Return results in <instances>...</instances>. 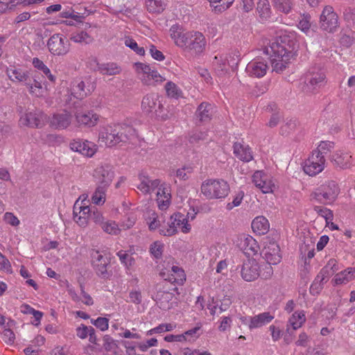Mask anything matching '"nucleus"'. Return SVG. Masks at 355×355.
I'll return each instance as SVG.
<instances>
[{"label":"nucleus","mask_w":355,"mask_h":355,"mask_svg":"<svg viewBox=\"0 0 355 355\" xmlns=\"http://www.w3.org/2000/svg\"><path fill=\"white\" fill-rule=\"evenodd\" d=\"M293 42L288 37H280L266 47L265 52L270 55L272 71L281 73L286 69L289 60L293 56Z\"/></svg>","instance_id":"1"},{"label":"nucleus","mask_w":355,"mask_h":355,"mask_svg":"<svg viewBox=\"0 0 355 355\" xmlns=\"http://www.w3.org/2000/svg\"><path fill=\"white\" fill-rule=\"evenodd\" d=\"M136 135V131L128 124H114L104 127L99 133V141L106 146L112 147L123 142H127Z\"/></svg>","instance_id":"2"},{"label":"nucleus","mask_w":355,"mask_h":355,"mask_svg":"<svg viewBox=\"0 0 355 355\" xmlns=\"http://www.w3.org/2000/svg\"><path fill=\"white\" fill-rule=\"evenodd\" d=\"M202 193L208 199L225 198L230 191L228 183L223 180H207L201 185Z\"/></svg>","instance_id":"3"},{"label":"nucleus","mask_w":355,"mask_h":355,"mask_svg":"<svg viewBox=\"0 0 355 355\" xmlns=\"http://www.w3.org/2000/svg\"><path fill=\"white\" fill-rule=\"evenodd\" d=\"M339 193V187L336 182L329 180L320 185L311 195L312 198L323 204H331L337 198Z\"/></svg>","instance_id":"4"},{"label":"nucleus","mask_w":355,"mask_h":355,"mask_svg":"<svg viewBox=\"0 0 355 355\" xmlns=\"http://www.w3.org/2000/svg\"><path fill=\"white\" fill-rule=\"evenodd\" d=\"M135 67L136 72L139 76V79L144 85L155 86L166 80L153 67L149 64L136 62L135 63Z\"/></svg>","instance_id":"5"},{"label":"nucleus","mask_w":355,"mask_h":355,"mask_svg":"<svg viewBox=\"0 0 355 355\" xmlns=\"http://www.w3.org/2000/svg\"><path fill=\"white\" fill-rule=\"evenodd\" d=\"M179 46L191 53L199 54L202 53L206 46L205 36L198 31L185 33L184 42H179Z\"/></svg>","instance_id":"6"},{"label":"nucleus","mask_w":355,"mask_h":355,"mask_svg":"<svg viewBox=\"0 0 355 355\" xmlns=\"http://www.w3.org/2000/svg\"><path fill=\"white\" fill-rule=\"evenodd\" d=\"M325 79L326 76L322 70L316 71L315 68L311 69L306 74L303 90L306 93H316L324 86Z\"/></svg>","instance_id":"7"},{"label":"nucleus","mask_w":355,"mask_h":355,"mask_svg":"<svg viewBox=\"0 0 355 355\" xmlns=\"http://www.w3.org/2000/svg\"><path fill=\"white\" fill-rule=\"evenodd\" d=\"M320 28L328 33H335L339 27L338 17L330 6L324 8L320 17Z\"/></svg>","instance_id":"8"},{"label":"nucleus","mask_w":355,"mask_h":355,"mask_svg":"<svg viewBox=\"0 0 355 355\" xmlns=\"http://www.w3.org/2000/svg\"><path fill=\"white\" fill-rule=\"evenodd\" d=\"M93 175L97 186L107 189L115 175L114 167L109 164H101L96 167Z\"/></svg>","instance_id":"9"},{"label":"nucleus","mask_w":355,"mask_h":355,"mask_svg":"<svg viewBox=\"0 0 355 355\" xmlns=\"http://www.w3.org/2000/svg\"><path fill=\"white\" fill-rule=\"evenodd\" d=\"M141 108L147 114L162 116L161 114L164 110L162 98L155 94H147L143 98Z\"/></svg>","instance_id":"10"},{"label":"nucleus","mask_w":355,"mask_h":355,"mask_svg":"<svg viewBox=\"0 0 355 355\" xmlns=\"http://www.w3.org/2000/svg\"><path fill=\"white\" fill-rule=\"evenodd\" d=\"M46 121V116L40 110L26 112L20 117L19 125L29 128H42Z\"/></svg>","instance_id":"11"},{"label":"nucleus","mask_w":355,"mask_h":355,"mask_svg":"<svg viewBox=\"0 0 355 355\" xmlns=\"http://www.w3.org/2000/svg\"><path fill=\"white\" fill-rule=\"evenodd\" d=\"M91 255L97 275L103 279H108L111 276V273L109 272L107 269V266L110 265L109 258L98 250H93Z\"/></svg>","instance_id":"12"},{"label":"nucleus","mask_w":355,"mask_h":355,"mask_svg":"<svg viewBox=\"0 0 355 355\" xmlns=\"http://www.w3.org/2000/svg\"><path fill=\"white\" fill-rule=\"evenodd\" d=\"M318 155V153L313 152L303 166L304 171L310 176L316 175L324 168L325 158Z\"/></svg>","instance_id":"13"},{"label":"nucleus","mask_w":355,"mask_h":355,"mask_svg":"<svg viewBox=\"0 0 355 355\" xmlns=\"http://www.w3.org/2000/svg\"><path fill=\"white\" fill-rule=\"evenodd\" d=\"M269 69L268 61L263 58L251 60L246 66L245 71L250 77H263Z\"/></svg>","instance_id":"14"},{"label":"nucleus","mask_w":355,"mask_h":355,"mask_svg":"<svg viewBox=\"0 0 355 355\" xmlns=\"http://www.w3.org/2000/svg\"><path fill=\"white\" fill-rule=\"evenodd\" d=\"M49 51L53 55H62L69 51V42L59 34L52 35L47 43Z\"/></svg>","instance_id":"15"},{"label":"nucleus","mask_w":355,"mask_h":355,"mask_svg":"<svg viewBox=\"0 0 355 355\" xmlns=\"http://www.w3.org/2000/svg\"><path fill=\"white\" fill-rule=\"evenodd\" d=\"M241 277L246 282L254 281L260 276V267L255 259H248L242 266Z\"/></svg>","instance_id":"16"},{"label":"nucleus","mask_w":355,"mask_h":355,"mask_svg":"<svg viewBox=\"0 0 355 355\" xmlns=\"http://www.w3.org/2000/svg\"><path fill=\"white\" fill-rule=\"evenodd\" d=\"M69 146L73 151L78 152L88 157H92L97 150L96 145L93 142L87 140L83 141L80 139H73L71 141Z\"/></svg>","instance_id":"17"},{"label":"nucleus","mask_w":355,"mask_h":355,"mask_svg":"<svg viewBox=\"0 0 355 355\" xmlns=\"http://www.w3.org/2000/svg\"><path fill=\"white\" fill-rule=\"evenodd\" d=\"M263 254L264 259L270 264L276 265L281 261L282 257L279 246L273 240L270 241L264 247Z\"/></svg>","instance_id":"18"},{"label":"nucleus","mask_w":355,"mask_h":355,"mask_svg":"<svg viewBox=\"0 0 355 355\" xmlns=\"http://www.w3.org/2000/svg\"><path fill=\"white\" fill-rule=\"evenodd\" d=\"M252 182L264 193L272 192V188L275 187L268 176L261 171H257L253 174Z\"/></svg>","instance_id":"19"},{"label":"nucleus","mask_w":355,"mask_h":355,"mask_svg":"<svg viewBox=\"0 0 355 355\" xmlns=\"http://www.w3.org/2000/svg\"><path fill=\"white\" fill-rule=\"evenodd\" d=\"M138 178L140 183L137 186V188L144 194L150 193L160 184L159 179L151 180L149 176L144 172L139 174Z\"/></svg>","instance_id":"20"},{"label":"nucleus","mask_w":355,"mask_h":355,"mask_svg":"<svg viewBox=\"0 0 355 355\" xmlns=\"http://www.w3.org/2000/svg\"><path fill=\"white\" fill-rule=\"evenodd\" d=\"M76 120L79 127H94L97 124L98 116L93 111L76 112Z\"/></svg>","instance_id":"21"},{"label":"nucleus","mask_w":355,"mask_h":355,"mask_svg":"<svg viewBox=\"0 0 355 355\" xmlns=\"http://www.w3.org/2000/svg\"><path fill=\"white\" fill-rule=\"evenodd\" d=\"M233 153L239 159L244 162H249L253 159L251 148L243 142H234Z\"/></svg>","instance_id":"22"},{"label":"nucleus","mask_w":355,"mask_h":355,"mask_svg":"<svg viewBox=\"0 0 355 355\" xmlns=\"http://www.w3.org/2000/svg\"><path fill=\"white\" fill-rule=\"evenodd\" d=\"M239 247L243 253L248 257L256 255L259 250V246L256 240L251 236H245L241 239Z\"/></svg>","instance_id":"23"},{"label":"nucleus","mask_w":355,"mask_h":355,"mask_svg":"<svg viewBox=\"0 0 355 355\" xmlns=\"http://www.w3.org/2000/svg\"><path fill=\"white\" fill-rule=\"evenodd\" d=\"M214 114V107L207 102L201 103L196 112V116L200 123L209 122Z\"/></svg>","instance_id":"24"},{"label":"nucleus","mask_w":355,"mask_h":355,"mask_svg":"<svg viewBox=\"0 0 355 355\" xmlns=\"http://www.w3.org/2000/svg\"><path fill=\"white\" fill-rule=\"evenodd\" d=\"M71 122V115L67 111L54 114L51 119V125L56 129H65Z\"/></svg>","instance_id":"25"},{"label":"nucleus","mask_w":355,"mask_h":355,"mask_svg":"<svg viewBox=\"0 0 355 355\" xmlns=\"http://www.w3.org/2000/svg\"><path fill=\"white\" fill-rule=\"evenodd\" d=\"M8 76L12 81L16 80L19 82L24 83L28 87L31 92H35L33 90V84L31 83V80L26 73L22 71L20 69H10L8 70Z\"/></svg>","instance_id":"26"},{"label":"nucleus","mask_w":355,"mask_h":355,"mask_svg":"<svg viewBox=\"0 0 355 355\" xmlns=\"http://www.w3.org/2000/svg\"><path fill=\"white\" fill-rule=\"evenodd\" d=\"M304 322V314L303 313L295 312L288 320L286 326L287 332L290 334H292L293 333V331L301 327Z\"/></svg>","instance_id":"27"},{"label":"nucleus","mask_w":355,"mask_h":355,"mask_svg":"<svg viewBox=\"0 0 355 355\" xmlns=\"http://www.w3.org/2000/svg\"><path fill=\"white\" fill-rule=\"evenodd\" d=\"M331 160L341 168H348L351 165L352 156L347 153L337 151L332 155Z\"/></svg>","instance_id":"28"},{"label":"nucleus","mask_w":355,"mask_h":355,"mask_svg":"<svg viewBox=\"0 0 355 355\" xmlns=\"http://www.w3.org/2000/svg\"><path fill=\"white\" fill-rule=\"evenodd\" d=\"M270 225L268 219L264 216H257L252 222L253 231L259 235L265 234L269 230Z\"/></svg>","instance_id":"29"},{"label":"nucleus","mask_w":355,"mask_h":355,"mask_svg":"<svg viewBox=\"0 0 355 355\" xmlns=\"http://www.w3.org/2000/svg\"><path fill=\"white\" fill-rule=\"evenodd\" d=\"M274 317L269 312H264L250 318L249 328L250 329L259 328L269 323Z\"/></svg>","instance_id":"30"},{"label":"nucleus","mask_w":355,"mask_h":355,"mask_svg":"<svg viewBox=\"0 0 355 355\" xmlns=\"http://www.w3.org/2000/svg\"><path fill=\"white\" fill-rule=\"evenodd\" d=\"M157 188V202L159 208L163 209L166 208L169 205V199L171 198L170 190L165 184H161Z\"/></svg>","instance_id":"31"},{"label":"nucleus","mask_w":355,"mask_h":355,"mask_svg":"<svg viewBox=\"0 0 355 355\" xmlns=\"http://www.w3.org/2000/svg\"><path fill=\"white\" fill-rule=\"evenodd\" d=\"M355 279V268H348L347 269L336 275L334 281L336 284H347Z\"/></svg>","instance_id":"32"},{"label":"nucleus","mask_w":355,"mask_h":355,"mask_svg":"<svg viewBox=\"0 0 355 355\" xmlns=\"http://www.w3.org/2000/svg\"><path fill=\"white\" fill-rule=\"evenodd\" d=\"M257 11L262 21L268 20L272 14L270 5L268 0H259Z\"/></svg>","instance_id":"33"},{"label":"nucleus","mask_w":355,"mask_h":355,"mask_svg":"<svg viewBox=\"0 0 355 355\" xmlns=\"http://www.w3.org/2000/svg\"><path fill=\"white\" fill-rule=\"evenodd\" d=\"M91 93V90L89 88H86L85 83L81 80L79 82H75L72 87V94L75 98L78 99H83Z\"/></svg>","instance_id":"34"},{"label":"nucleus","mask_w":355,"mask_h":355,"mask_svg":"<svg viewBox=\"0 0 355 355\" xmlns=\"http://www.w3.org/2000/svg\"><path fill=\"white\" fill-rule=\"evenodd\" d=\"M170 220H174L177 227L182 226V232L187 233L191 230V225L188 223V219L184 214L175 213L171 216Z\"/></svg>","instance_id":"35"},{"label":"nucleus","mask_w":355,"mask_h":355,"mask_svg":"<svg viewBox=\"0 0 355 355\" xmlns=\"http://www.w3.org/2000/svg\"><path fill=\"white\" fill-rule=\"evenodd\" d=\"M99 71L103 75L114 76L120 73L121 69L116 63L101 64V67H98Z\"/></svg>","instance_id":"36"},{"label":"nucleus","mask_w":355,"mask_h":355,"mask_svg":"<svg viewBox=\"0 0 355 355\" xmlns=\"http://www.w3.org/2000/svg\"><path fill=\"white\" fill-rule=\"evenodd\" d=\"M272 2L277 10L285 14L289 13L293 6L291 0H272Z\"/></svg>","instance_id":"37"},{"label":"nucleus","mask_w":355,"mask_h":355,"mask_svg":"<svg viewBox=\"0 0 355 355\" xmlns=\"http://www.w3.org/2000/svg\"><path fill=\"white\" fill-rule=\"evenodd\" d=\"M146 7L150 12L160 13L165 9V4L162 0H148Z\"/></svg>","instance_id":"38"},{"label":"nucleus","mask_w":355,"mask_h":355,"mask_svg":"<svg viewBox=\"0 0 355 355\" xmlns=\"http://www.w3.org/2000/svg\"><path fill=\"white\" fill-rule=\"evenodd\" d=\"M169 31L171 38L174 40L176 45L179 46V42L182 40L184 42L185 33H183L182 28L178 24L173 25Z\"/></svg>","instance_id":"39"},{"label":"nucleus","mask_w":355,"mask_h":355,"mask_svg":"<svg viewBox=\"0 0 355 355\" xmlns=\"http://www.w3.org/2000/svg\"><path fill=\"white\" fill-rule=\"evenodd\" d=\"M327 282L321 277L318 274L310 287V293L313 295H318L323 288V285Z\"/></svg>","instance_id":"40"},{"label":"nucleus","mask_w":355,"mask_h":355,"mask_svg":"<svg viewBox=\"0 0 355 355\" xmlns=\"http://www.w3.org/2000/svg\"><path fill=\"white\" fill-rule=\"evenodd\" d=\"M107 189L106 188L97 186L96 191L92 197V202L95 205L104 203L105 200V193Z\"/></svg>","instance_id":"41"},{"label":"nucleus","mask_w":355,"mask_h":355,"mask_svg":"<svg viewBox=\"0 0 355 355\" xmlns=\"http://www.w3.org/2000/svg\"><path fill=\"white\" fill-rule=\"evenodd\" d=\"M165 90L168 96L174 98H178L182 94L181 90L173 82L168 81L165 85Z\"/></svg>","instance_id":"42"},{"label":"nucleus","mask_w":355,"mask_h":355,"mask_svg":"<svg viewBox=\"0 0 355 355\" xmlns=\"http://www.w3.org/2000/svg\"><path fill=\"white\" fill-rule=\"evenodd\" d=\"M314 211L325 219L327 225H329L334 218V214L331 210L321 206H315Z\"/></svg>","instance_id":"43"},{"label":"nucleus","mask_w":355,"mask_h":355,"mask_svg":"<svg viewBox=\"0 0 355 355\" xmlns=\"http://www.w3.org/2000/svg\"><path fill=\"white\" fill-rule=\"evenodd\" d=\"M238 61H236L233 57L230 55L229 58L226 57L224 62L221 64H219L218 71H220V74H223L227 72V67H230L233 69L235 67H236Z\"/></svg>","instance_id":"44"},{"label":"nucleus","mask_w":355,"mask_h":355,"mask_svg":"<svg viewBox=\"0 0 355 355\" xmlns=\"http://www.w3.org/2000/svg\"><path fill=\"white\" fill-rule=\"evenodd\" d=\"M334 147V143L329 141H322L317 149L313 153H318V156L323 157L324 158V155L328 153V152L331 151L332 148Z\"/></svg>","instance_id":"45"},{"label":"nucleus","mask_w":355,"mask_h":355,"mask_svg":"<svg viewBox=\"0 0 355 355\" xmlns=\"http://www.w3.org/2000/svg\"><path fill=\"white\" fill-rule=\"evenodd\" d=\"M71 40L75 42H84L85 44H89L93 40L92 37L84 31L73 33L71 37Z\"/></svg>","instance_id":"46"},{"label":"nucleus","mask_w":355,"mask_h":355,"mask_svg":"<svg viewBox=\"0 0 355 355\" xmlns=\"http://www.w3.org/2000/svg\"><path fill=\"white\" fill-rule=\"evenodd\" d=\"M164 244L159 241H155L150 245V252L155 259H161L164 250Z\"/></svg>","instance_id":"47"},{"label":"nucleus","mask_w":355,"mask_h":355,"mask_svg":"<svg viewBox=\"0 0 355 355\" xmlns=\"http://www.w3.org/2000/svg\"><path fill=\"white\" fill-rule=\"evenodd\" d=\"M177 232V226L174 220H171V222L168 223V227H162L159 229V234L166 236H172L176 234Z\"/></svg>","instance_id":"48"},{"label":"nucleus","mask_w":355,"mask_h":355,"mask_svg":"<svg viewBox=\"0 0 355 355\" xmlns=\"http://www.w3.org/2000/svg\"><path fill=\"white\" fill-rule=\"evenodd\" d=\"M125 44L126 46H128L135 52H136L138 55H144L145 53V50L144 47H139L137 45V43L135 40L132 38L126 37L125 40Z\"/></svg>","instance_id":"49"},{"label":"nucleus","mask_w":355,"mask_h":355,"mask_svg":"<svg viewBox=\"0 0 355 355\" xmlns=\"http://www.w3.org/2000/svg\"><path fill=\"white\" fill-rule=\"evenodd\" d=\"M101 227L104 230V232L110 234H117L119 232L118 225L115 223V222H103Z\"/></svg>","instance_id":"50"},{"label":"nucleus","mask_w":355,"mask_h":355,"mask_svg":"<svg viewBox=\"0 0 355 355\" xmlns=\"http://www.w3.org/2000/svg\"><path fill=\"white\" fill-rule=\"evenodd\" d=\"M103 340V347L106 352H111L118 347L116 341L109 335H105Z\"/></svg>","instance_id":"51"},{"label":"nucleus","mask_w":355,"mask_h":355,"mask_svg":"<svg viewBox=\"0 0 355 355\" xmlns=\"http://www.w3.org/2000/svg\"><path fill=\"white\" fill-rule=\"evenodd\" d=\"M208 135L206 131L195 130L192 132L189 138L191 143H197L200 141H204L207 139Z\"/></svg>","instance_id":"52"},{"label":"nucleus","mask_w":355,"mask_h":355,"mask_svg":"<svg viewBox=\"0 0 355 355\" xmlns=\"http://www.w3.org/2000/svg\"><path fill=\"white\" fill-rule=\"evenodd\" d=\"M234 0H220L218 3L214 6V11L218 13L223 12L228 9Z\"/></svg>","instance_id":"53"},{"label":"nucleus","mask_w":355,"mask_h":355,"mask_svg":"<svg viewBox=\"0 0 355 355\" xmlns=\"http://www.w3.org/2000/svg\"><path fill=\"white\" fill-rule=\"evenodd\" d=\"M89 219L100 225L104 222V218L101 212L95 206H93L92 213L89 214Z\"/></svg>","instance_id":"54"},{"label":"nucleus","mask_w":355,"mask_h":355,"mask_svg":"<svg viewBox=\"0 0 355 355\" xmlns=\"http://www.w3.org/2000/svg\"><path fill=\"white\" fill-rule=\"evenodd\" d=\"M344 19L350 24H355V8L348 7L343 12Z\"/></svg>","instance_id":"55"},{"label":"nucleus","mask_w":355,"mask_h":355,"mask_svg":"<svg viewBox=\"0 0 355 355\" xmlns=\"http://www.w3.org/2000/svg\"><path fill=\"white\" fill-rule=\"evenodd\" d=\"M130 302L139 305L142 302V294L140 291L132 290L129 293Z\"/></svg>","instance_id":"56"},{"label":"nucleus","mask_w":355,"mask_h":355,"mask_svg":"<svg viewBox=\"0 0 355 355\" xmlns=\"http://www.w3.org/2000/svg\"><path fill=\"white\" fill-rule=\"evenodd\" d=\"M311 17L310 16H303L302 18L300 20L298 24V28L304 32L305 33H307V32L309 31L311 27Z\"/></svg>","instance_id":"57"},{"label":"nucleus","mask_w":355,"mask_h":355,"mask_svg":"<svg viewBox=\"0 0 355 355\" xmlns=\"http://www.w3.org/2000/svg\"><path fill=\"white\" fill-rule=\"evenodd\" d=\"M272 264L267 263L262 270H260V275L263 279H267L272 277L273 274V269L272 268Z\"/></svg>","instance_id":"58"},{"label":"nucleus","mask_w":355,"mask_h":355,"mask_svg":"<svg viewBox=\"0 0 355 355\" xmlns=\"http://www.w3.org/2000/svg\"><path fill=\"white\" fill-rule=\"evenodd\" d=\"M108 322L107 318L99 317L94 320V325L103 331L108 329Z\"/></svg>","instance_id":"59"},{"label":"nucleus","mask_w":355,"mask_h":355,"mask_svg":"<svg viewBox=\"0 0 355 355\" xmlns=\"http://www.w3.org/2000/svg\"><path fill=\"white\" fill-rule=\"evenodd\" d=\"M33 65L35 68L42 71L44 74H48L49 73V69L44 64V63L37 58H35L33 60Z\"/></svg>","instance_id":"60"},{"label":"nucleus","mask_w":355,"mask_h":355,"mask_svg":"<svg viewBox=\"0 0 355 355\" xmlns=\"http://www.w3.org/2000/svg\"><path fill=\"white\" fill-rule=\"evenodd\" d=\"M151 56L156 60L162 61L164 60L165 56L162 51L157 49L155 46L151 45L149 49Z\"/></svg>","instance_id":"61"},{"label":"nucleus","mask_w":355,"mask_h":355,"mask_svg":"<svg viewBox=\"0 0 355 355\" xmlns=\"http://www.w3.org/2000/svg\"><path fill=\"white\" fill-rule=\"evenodd\" d=\"M354 42L353 34L349 31L343 34L340 37V43L347 47L350 46Z\"/></svg>","instance_id":"62"},{"label":"nucleus","mask_w":355,"mask_h":355,"mask_svg":"<svg viewBox=\"0 0 355 355\" xmlns=\"http://www.w3.org/2000/svg\"><path fill=\"white\" fill-rule=\"evenodd\" d=\"M3 218L6 223L12 226H17L19 224V219L12 213L6 212Z\"/></svg>","instance_id":"63"},{"label":"nucleus","mask_w":355,"mask_h":355,"mask_svg":"<svg viewBox=\"0 0 355 355\" xmlns=\"http://www.w3.org/2000/svg\"><path fill=\"white\" fill-rule=\"evenodd\" d=\"M15 334L10 329H6L3 332V339L8 344H12L15 341Z\"/></svg>","instance_id":"64"}]
</instances>
